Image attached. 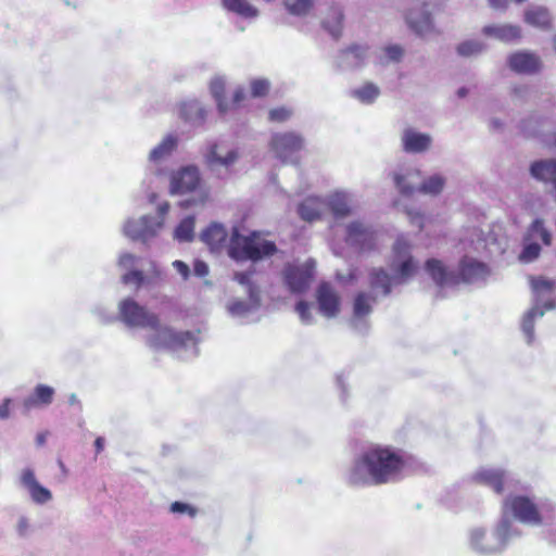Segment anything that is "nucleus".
<instances>
[{"label": "nucleus", "mask_w": 556, "mask_h": 556, "mask_svg": "<svg viewBox=\"0 0 556 556\" xmlns=\"http://www.w3.org/2000/svg\"><path fill=\"white\" fill-rule=\"evenodd\" d=\"M530 173L535 179L554 186L556 182V161H535L530 166Z\"/></svg>", "instance_id": "6ab92c4d"}, {"label": "nucleus", "mask_w": 556, "mask_h": 556, "mask_svg": "<svg viewBox=\"0 0 556 556\" xmlns=\"http://www.w3.org/2000/svg\"><path fill=\"white\" fill-rule=\"evenodd\" d=\"M425 268L439 287L457 286L462 282L471 283L485 278L490 270L485 263L470 256H464L458 264V270L452 271L437 258L427 260Z\"/></svg>", "instance_id": "f03ea898"}, {"label": "nucleus", "mask_w": 556, "mask_h": 556, "mask_svg": "<svg viewBox=\"0 0 556 556\" xmlns=\"http://www.w3.org/2000/svg\"><path fill=\"white\" fill-rule=\"evenodd\" d=\"M472 480L478 484L491 488L497 494H502L504 492L506 473L502 469L483 468L472 476Z\"/></svg>", "instance_id": "4468645a"}, {"label": "nucleus", "mask_w": 556, "mask_h": 556, "mask_svg": "<svg viewBox=\"0 0 556 556\" xmlns=\"http://www.w3.org/2000/svg\"><path fill=\"white\" fill-rule=\"evenodd\" d=\"M211 92L214 97V99L217 102L218 110L222 113H225L228 111V105L224 101V94H225V84L222 79H215L211 83Z\"/></svg>", "instance_id": "f704fd0d"}, {"label": "nucleus", "mask_w": 556, "mask_h": 556, "mask_svg": "<svg viewBox=\"0 0 556 556\" xmlns=\"http://www.w3.org/2000/svg\"><path fill=\"white\" fill-rule=\"evenodd\" d=\"M291 116V111L285 106L271 109L268 113V119L274 123L286 122Z\"/></svg>", "instance_id": "79ce46f5"}, {"label": "nucleus", "mask_w": 556, "mask_h": 556, "mask_svg": "<svg viewBox=\"0 0 556 556\" xmlns=\"http://www.w3.org/2000/svg\"><path fill=\"white\" fill-rule=\"evenodd\" d=\"M404 453L384 445H372L361 453L349 473L352 485L387 484L404 470Z\"/></svg>", "instance_id": "f257e3e1"}, {"label": "nucleus", "mask_w": 556, "mask_h": 556, "mask_svg": "<svg viewBox=\"0 0 556 556\" xmlns=\"http://www.w3.org/2000/svg\"><path fill=\"white\" fill-rule=\"evenodd\" d=\"M554 188H555V190H556V181H555Z\"/></svg>", "instance_id": "338daca9"}, {"label": "nucleus", "mask_w": 556, "mask_h": 556, "mask_svg": "<svg viewBox=\"0 0 556 556\" xmlns=\"http://www.w3.org/2000/svg\"><path fill=\"white\" fill-rule=\"evenodd\" d=\"M277 252L275 242L265 240L257 231L249 236H242L237 229L233 230L228 248V254L236 261L257 262L269 257Z\"/></svg>", "instance_id": "7ed1b4c3"}, {"label": "nucleus", "mask_w": 556, "mask_h": 556, "mask_svg": "<svg viewBox=\"0 0 556 556\" xmlns=\"http://www.w3.org/2000/svg\"><path fill=\"white\" fill-rule=\"evenodd\" d=\"M122 280L125 285L135 283L139 287L142 285L144 276L140 270H129L123 275Z\"/></svg>", "instance_id": "a18cd8bd"}, {"label": "nucleus", "mask_w": 556, "mask_h": 556, "mask_svg": "<svg viewBox=\"0 0 556 556\" xmlns=\"http://www.w3.org/2000/svg\"><path fill=\"white\" fill-rule=\"evenodd\" d=\"M154 332L148 338V345L153 349H176L187 344L193 339L190 331H175L168 326L159 324Z\"/></svg>", "instance_id": "423d86ee"}, {"label": "nucleus", "mask_w": 556, "mask_h": 556, "mask_svg": "<svg viewBox=\"0 0 556 556\" xmlns=\"http://www.w3.org/2000/svg\"><path fill=\"white\" fill-rule=\"evenodd\" d=\"M370 287L381 288L383 291V295H389L391 293V277L383 269H374L370 273Z\"/></svg>", "instance_id": "7c9ffc66"}, {"label": "nucleus", "mask_w": 556, "mask_h": 556, "mask_svg": "<svg viewBox=\"0 0 556 556\" xmlns=\"http://www.w3.org/2000/svg\"><path fill=\"white\" fill-rule=\"evenodd\" d=\"M170 511L178 514H188L191 517L197 515V509L186 503L174 502L170 505Z\"/></svg>", "instance_id": "de8ad7c7"}, {"label": "nucleus", "mask_w": 556, "mask_h": 556, "mask_svg": "<svg viewBox=\"0 0 556 556\" xmlns=\"http://www.w3.org/2000/svg\"><path fill=\"white\" fill-rule=\"evenodd\" d=\"M483 46L480 42L468 40L464 41L457 47V52L462 56H470L481 52Z\"/></svg>", "instance_id": "ea45409f"}, {"label": "nucleus", "mask_w": 556, "mask_h": 556, "mask_svg": "<svg viewBox=\"0 0 556 556\" xmlns=\"http://www.w3.org/2000/svg\"><path fill=\"white\" fill-rule=\"evenodd\" d=\"M511 71L519 74H534L540 71L542 63L540 58L531 52L519 51L508 58Z\"/></svg>", "instance_id": "ddd939ff"}, {"label": "nucleus", "mask_w": 556, "mask_h": 556, "mask_svg": "<svg viewBox=\"0 0 556 556\" xmlns=\"http://www.w3.org/2000/svg\"><path fill=\"white\" fill-rule=\"evenodd\" d=\"M484 536V531L475 530L471 534V540L475 544H478Z\"/></svg>", "instance_id": "bf43d9fd"}, {"label": "nucleus", "mask_w": 556, "mask_h": 556, "mask_svg": "<svg viewBox=\"0 0 556 556\" xmlns=\"http://www.w3.org/2000/svg\"><path fill=\"white\" fill-rule=\"evenodd\" d=\"M376 301V296L367 292H357L353 300V317L356 319L367 317L371 313L372 304Z\"/></svg>", "instance_id": "5701e85b"}, {"label": "nucleus", "mask_w": 556, "mask_h": 556, "mask_svg": "<svg viewBox=\"0 0 556 556\" xmlns=\"http://www.w3.org/2000/svg\"><path fill=\"white\" fill-rule=\"evenodd\" d=\"M200 182V174L197 167L187 166L178 170L172 177L170 188L175 193L193 191Z\"/></svg>", "instance_id": "9b49d317"}, {"label": "nucleus", "mask_w": 556, "mask_h": 556, "mask_svg": "<svg viewBox=\"0 0 556 556\" xmlns=\"http://www.w3.org/2000/svg\"><path fill=\"white\" fill-rule=\"evenodd\" d=\"M417 3L426 4L427 0H415Z\"/></svg>", "instance_id": "e2e57ef3"}, {"label": "nucleus", "mask_w": 556, "mask_h": 556, "mask_svg": "<svg viewBox=\"0 0 556 556\" xmlns=\"http://www.w3.org/2000/svg\"><path fill=\"white\" fill-rule=\"evenodd\" d=\"M384 51L388 58L392 61H400L403 55V49L397 45L389 46L384 49Z\"/></svg>", "instance_id": "8fccbe9b"}, {"label": "nucleus", "mask_w": 556, "mask_h": 556, "mask_svg": "<svg viewBox=\"0 0 556 556\" xmlns=\"http://www.w3.org/2000/svg\"><path fill=\"white\" fill-rule=\"evenodd\" d=\"M251 306H255L251 301L250 304L242 302V301H233L229 305V309L232 314H244L251 309Z\"/></svg>", "instance_id": "09e8293b"}, {"label": "nucleus", "mask_w": 556, "mask_h": 556, "mask_svg": "<svg viewBox=\"0 0 556 556\" xmlns=\"http://www.w3.org/2000/svg\"><path fill=\"white\" fill-rule=\"evenodd\" d=\"M483 34L504 42H514L521 38V29L516 25H491L483 28Z\"/></svg>", "instance_id": "aec40b11"}, {"label": "nucleus", "mask_w": 556, "mask_h": 556, "mask_svg": "<svg viewBox=\"0 0 556 556\" xmlns=\"http://www.w3.org/2000/svg\"><path fill=\"white\" fill-rule=\"evenodd\" d=\"M20 480L22 485L28 490L31 500L36 504H46L52 498V493L38 482L33 469H23Z\"/></svg>", "instance_id": "f8f14e48"}, {"label": "nucleus", "mask_w": 556, "mask_h": 556, "mask_svg": "<svg viewBox=\"0 0 556 556\" xmlns=\"http://www.w3.org/2000/svg\"><path fill=\"white\" fill-rule=\"evenodd\" d=\"M238 157V153L235 150H227L224 152V149L216 143L211 144L208 152L206 154V163L211 169H214L217 166L228 167L232 163L236 162Z\"/></svg>", "instance_id": "f3484780"}, {"label": "nucleus", "mask_w": 556, "mask_h": 556, "mask_svg": "<svg viewBox=\"0 0 556 556\" xmlns=\"http://www.w3.org/2000/svg\"><path fill=\"white\" fill-rule=\"evenodd\" d=\"M254 271H237L233 275V279L244 286L247 288V292H248V295H249V299L250 301L254 304V305H258L260 303V290L257 288V286H255L253 282H252V276H253Z\"/></svg>", "instance_id": "bb28decb"}, {"label": "nucleus", "mask_w": 556, "mask_h": 556, "mask_svg": "<svg viewBox=\"0 0 556 556\" xmlns=\"http://www.w3.org/2000/svg\"><path fill=\"white\" fill-rule=\"evenodd\" d=\"M29 528L27 518L21 517L17 522V531L21 535H25Z\"/></svg>", "instance_id": "4d7b16f0"}, {"label": "nucleus", "mask_w": 556, "mask_h": 556, "mask_svg": "<svg viewBox=\"0 0 556 556\" xmlns=\"http://www.w3.org/2000/svg\"><path fill=\"white\" fill-rule=\"evenodd\" d=\"M303 146V138L295 132L276 134L270 141L271 150L281 160H286L291 154L299 152Z\"/></svg>", "instance_id": "6e6552de"}, {"label": "nucleus", "mask_w": 556, "mask_h": 556, "mask_svg": "<svg viewBox=\"0 0 556 556\" xmlns=\"http://www.w3.org/2000/svg\"><path fill=\"white\" fill-rule=\"evenodd\" d=\"M444 185L445 179L442 176L433 175L421 184L419 190L422 193H429L434 195L439 194L443 190Z\"/></svg>", "instance_id": "72a5a7b5"}, {"label": "nucleus", "mask_w": 556, "mask_h": 556, "mask_svg": "<svg viewBox=\"0 0 556 556\" xmlns=\"http://www.w3.org/2000/svg\"><path fill=\"white\" fill-rule=\"evenodd\" d=\"M508 3V0H506V4Z\"/></svg>", "instance_id": "774afa93"}, {"label": "nucleus", "mask_w": 556, "mask_h": 556, "mask_svg": "<svg viewBox=\"0 0 556 556\" xmlns=\"http://www.w3.org/2000/svg\"><path fill=\"white\" fill-rule=\"evenodd\" d=\"M194 237V218H184L175 229V238L182 242L191 241Z\"/></svg>", "instance_id": "2f4dec72"}, {"label": "nucleus", "mask_w": 556, "mask_h": 556, "mask_svg": "<svg viewBox=\"0 0 556 556\" xmlns=\"http://www.w3.org/2000/svg\"><path fill=\"white\" fill-rule=\"evenodd\" d=\"M410 245L409 243L403 239L399 238L393 245V253L397 258L405 257L396 271L402 278L412 277L416 273V264L412 256H409Z\"/></svg>", "instance_id": "dca6fc26"}, {"label": "nucleus", "mask_w": 556, "mask_h": 556, "mask_svg": "<svg viewBox=\"0 0 556 556\" xmlns=\"http://www.w3.org/2000/svg\"><path fill=\"white\" fill-rule=\"evenodd\" d=\"M544 312L538 307L531 308L522 318L521 329L527 338V342L531 344L534 341V320L536 316H543Z\"/></svg>", "instance_id": "c756f323"}, {"label": "nucleus", "mask_w": 556, "mask_h": 556, "mask_svg": "<svg viewBox=\"0 0 556 556\" xmlns=\"http://www.w3.org/2000/svg\"><path fill=\"white\" fill-rule=\"evenodd\" d=\"M96 454H100L104 448V439L102 437H98L94 440Z\"/></svg>", "instance_id": "13d9d810"}, {"label": "nucleus", "mask_w": 556, "mask_h": 556, "mask_svg": "<svg viewBox=\"0 0 556 556\" xmlns=\"http://www.w3.org/2000/svg\"><path fill=\"white\" fill-rule=\"evenodd\" d=\"M342 10L337 5L330 7L327 16L323 21L324 28L328 30L333 38L338 39L342 33Z\"/></svg>", "instance_id": "393cba45"}, {"label": "nucleus", "mask_w": 556, "mask_h": 556, "mask_svg": "<svg viewBox=\"0 0 556 556\" xmlns=\"http://www.w3.org/2000/svg\"><path fill=\"white\" fill-rule=\"evenodd\" d=\"M393 179H394V184H395L396 188L403 195H410L414 193L415 188L405 182L406 177L404 175L394 174Z\"/></svg>", "instance_id": "37998d69"}, {"label": "nucleus", "mask_w": 556, "mask_h": 556, "mask_svg": "<svg viewBox=\"0 0 556 556\" xmlns=\"http://www.w3.org/2000/svg\"><path fill=\"white\" fill-rule=\"evenodd\" d=\"M319 311L328 318L340 312V298L329 282H321L316 292Z\"/></svg>", "instance_id": "1a4fd4ad"}, {"label": "nucleus", "mask_w": 556, "mask_h": 556, "mask_svg": "<svg viewBox=\"0 0 556 556\" xmlns=\"http://www.w3.org/2000/svg\"><path fill=\"white\" fill-rule=\"evenodd\" d=\"M527 24L542 29L552 27V17L547 9L542 7L531 8L525 14Z\"/></svg>", "instance_id": "b1692460"}, {"label": "nucleus", "mask_w": 556, "mask_h": 556, "mask_svg": "<svg viewBox=\"0 0 556 556\" xmlns=\"http://www.w3.org/2000/svg\"><path fill=\"white\" fill-rule=\"evenodd\" d=\"M323 201L317 197H309L298 206L300 217L305 222L318 220L321 216Z\"/></svg>", "instance_id": "4be33fe9"}, {"label": "nucleus", "mask_w": 556, "mask_h": 556, "mask_svg": "<svg viewBox=\"0 0 556 556\" xmlns=\"http://www.w3.org/2000/svg\"><path fill=\"white\" fill-rule=\"evenodd\" d=\"M285 7L292 15H305L313 8L314 0H285Z\"/></svg>", "instance_id": "473e14b6"}, {"label": "nucleus", "mask_w": 556, "mask_h": 556, "mask_svg": "<svg viewBox=\"0 0 556 556\" xmlns=\"http://www.w3.org/2000/svg\"><path fill=\"white\" fill-rule=\"evenodd\" d=\"M247 98L245 92L243 88L236 89L233 97H232V106H239L242 101H244Z\"/></svg>", "instance_id": "864d4df0"}, {"label": "nucleus", "mask_w": 556, "mask_h": 556, "mask_svg": "<svg viewBox=\"0 0 556 556\" xmlns=\"http://www.w3.org/2000/svg\"><path fill=\"white\" fill-rule=\"evenodd\" d=\"M505 507L511 511L516 519L523 523L540 525L542 522L538 505L528 496H510L506 498Z\"/></svg>", "instance_id": "0eeeda50"}, {"label": "nucleus", "mask_w": 556, "mask_h": 556, "mask_svg": "<svg viewBox=\"0 0 556 556\" xmlns=\"http://www.w3.org/2000/svg\"><path fill=\"white\" fill-rule=\"evenodd\" d=\"M10 399H5L2 404H0V418H8L10 415Z\"/></svg>", "instance_id": "6e6d98bb"}, {"label": "nucleus", "mask_w": 556, "mask_h": 556, "mask_svg": "<svg viewBox=\"0 0 556 556\" xmlns=\"http://www.w3.org/2000/svg\"><path fill=\"white\" fill-rule=\"evenodd\" d=\"M356 50H357V47H356V46H353V47H350V48H349V51H350V52H353V53H354V52H356Z\"/></svg>", "instance_id": "680f3d73"}, {"label": "nucleus", "mask_w": 556, "mask_h": 556, "mask_svg": "<svg viewBox=\"0 0 556 556\" xmlns=\"http://www.w3.org/2000/svg\"><path fill=\"white\" fill-rule=\"evenodd\" d=\"M121 319L131 328L156 329L159 316L149 312L144 306L139 305L132 299H125L119 303Z\"/></svg>", "instance_id": "39448f33"}, {"label": "nucleus", "mask_w": 556, "mask_h": 556, "mask_svg": "<svg viewBox=\"0 0 556 556\" xmlns=\"http://www.w3.org/2000/svg\"><path fill=\"white\" fill-rule=\"evenodd\" d=\"M406 22L410 29L418 35H424L432 28V20L428 12H422L420 17L417 18L410 11L406 14Z\"/></svg>", "instance_id": "c85d7f7f"}, {"label": "nucleus", "mask_w": 556, "mask_h": 556, "mask_svg": "<svg viewBox=\"0 0 556 556\" xmlns=\"http://www.w3.org/2000/svg\"><path fill=\"white\" fill-rule=\"evenodd\" d=\"M529 231L533 236H539L542 240V242L545 245H551L552 243V235L551 232L545 228L544 222L542 219H535L531 224Z\"/></svg>", "instance_id": "58836bf2"}, {"label": "nucleus", "mask_w": 556, "mask_h": 556, "mask_svg": "<svg viewBox=\"0 0 556 556\" xmlns=\"http://www.w3.org/2000/svg\"><path fill=\"white\" fill-rule=\"evenodd\" d=\"M329 207H330L331 213L336 217H345L351 212L348 202L345 201V199H343L341 197L331 198V200L329 201Z\"/></svg>", "instance_id": "4c0bfd02"}, {"label": "nucleus", "mask_w": 556, "mask_h": 556, "mask_svg": "<svg viewBox=\"0 0 556 556\" xmlns=\"http://www.w3.org/2000/svg\"><path fill=\"white\" fill-rule=\"evenodd\" d=\"M223 7L244 18H253L258 15V10L248 0H222Z\"/></svg>", "instance_id": "a878e982"}, {"label": "nucleus", "mask_w": 556, "mask_h": 556, "mask_svg": "<svg viewBox=\"0 0 556 556\" xmlns=\"http://www.w3.org/2000/svg\"><path fill=\"white\" fill-rule=\"evenodd\" d=\"M295 311L299 314L301 320L305 324L311 323L312 314L309 309V304L305 301H300L296 303Z\"/></svg>", "instance_id": "49530a36"}, {"label": "nucleus", "mask_w": 556, "mask_h": 556, "mask_svg": "<svg viewBox=\"0 0 556 556\" xmlns=\"http://www.w3.org/2000/svg\"><path fill=\"white\" fill-rule=\"evenodd\" d=\"M177 147V138L174 135H167L151 152L150 160L157 162L168 155Z\"/></svg>", "instance_id": "cd10ccee"}, {"label": "nucleus", "mask_w": 556, "mask_h": 556, "mask_svg": "<svg viewBox=\"0 0 556 556\" xmlns=\"http://www.w3.org/2000/svg\"><path fill=\"white\" fill-rule=\"evenodd\" d=\"M193 271L199 277H205L208 274V266L203 261H195L193 264Z\"/></svg>", "instance_id": "603ef678"}, {"label": "nucleus", "mask_w": 556, "mask_h": 556, "mask_svg": "<svg viewBox=\"0 0 556 556\" xmlns=\"http://www.w3.org/2000/svg\"><path fill=\"white\" fill-rule=\"evenodd\" d=\"M174 268L177 270L178 274L181 275L184 279H188L190 275L189 266L182 262V261H175L173 263Z\"/></svg>", "instance_id": "3c124183"}, {"label": "nucleus", "mask_w": 556, "mask_h": 556, "mask_svg": "<svg viewBox=\"0 0 556 556\" xmlns=\"http://www.w3.org/2000/svg\"><path fill=\"white\" fill-rule=\"evenodd\" d=\"M315 262L308 260L302 264L288 263L282 269V280L291 293L306 292L314 280Z\"/></svg>", "instance_id": "20e7f679"}, {"label": "nucleus", "mask_w": 556, "mask_h": 556, "mask_svg": "<svg viewBox=\"0 0 556 556\" xmlns=\"http://www.w3.org/2000/svg\"><path fill=\"white\" fill-rule=\"evenodd\" d=\"M38 441H39V443H43V441H45L43 437L39 435Z\"/></svg>", "instance_id": "0e129e2a"}, {"label": "nucleus", "mask_w": 556, "mask_h": 556, "mask_svg": "<svg viewBox=\"0 0 556 556\" xmlns=\"http://www.w3.org/2000/svg\"><path fill=\"white\" fill-rule=\"evenodd\" d=\"M59 465H60V467L64 470V464H63V462H62V460H59Z\"/></svg>", "instance_id": "69168bd1"}, {"label": "nucleus", "mask_w": 556, "mask_h": 556, "mask_svg": "<svg viewBox=\"0 0 556 556\" xmlns=\"http://www.w3.org/2000/svg\"><path fill=\"white\" fill-rule=\"evenodd\" d=\"M201 239L212 251H217L224 245L227 231L224 226L213 223L202 231Z\"/></svg>", "instance_id": "412c9836"}, {"label": "nucleus", "mask_w": 556, "mask_h": 556, "mask_svg": "<svg viewBox=\"0 0 556 556\" xmlns=\"http://www.w3.org/2000/svg\"><path fill=\"white\" fill-rule=\"evenodd\" d=\"M346 242L361 250H372L376 245L375 232L359 222H353L346 229Z\"/></svg>", "instance_id": "9d476101"}, {"label": "nucleus", "mask_w": 556, "mask_h": 556, "mask_svg": "<svg viewBox=\"0 0 556 556\" xmlns=\"http://www.w3.org/2000/svg\"><path fill=\"white\" fill-rule=\"evenodd\" d=\"M531 286L535 292L552 291L554 289V281L543 277L533 278Z\"/></svg>", "instance_id": "c03bdc74"}, {"label": "nucleus", "mask_w": 556, "mask_h": 556, "mask_svg": "<svg viewBox=\"0 0 556 556\" xmlns=\"http://www.w3.org/2000/svg\"><path fill=\"white\" fill-rule=\"evenodd\" d=\"M431 142L432 139L429 135L412 128L405 129L402 135L403 149L408 153H422L430 148Z\"/></svg>", "instance_id": "2eb2a0df"}, {"label": "nucleus", "mask_w": 556, "mask_h": 556, "mask_svg": "<svg viewBox=\"0 0 556 556\" xmlns=\"http://www.w3.org/2000/svg\"><path fill=\"white\" fill-rule=\"evenodd\" d=\"M250 89L253 98H263L269 93L270 83L266 78H255L250 81Z\"/></svg>", "instance_id": "e433bc0d"}, {"label": "nucleus", "mask_w": 556, "mask_h": 556, "mask_svg": "<svg viewBox=\"0 0 556 556\" xmlns=\"http://www.w3.org/2000/svg\"><path fill=\"white\" fill-rule=\"evenodd\" d=\"M136 261V256L130 253H125L119 257V265L123 267L131 266Z\"/></svg>", "instance_id": "5fc2aeb1"}, {"label": "nucleus", "mask_w": 556, "mask_h": 556, "mask_svg": "<svg viewBox=\"0 0 556 556\" xmlns=\"http://www.w3.org/2000/svg\"><path fill=\"white\" fill-rule=\"evenodd\" d=\"M540 252H541V247L538 243H534V242L528 243L525 245V248L520 254V260L526 263L532 262L539 257Z\"/></svg>", "instance_id": "a19ab883"}, {"label": "nucleus", "mask_w": 556, "mask_h": 556, "mask_svg": "<svg viewBox=\"0 0 556 556\" xmlns=\"http://www.w3.org/2000/svg\"><path fill=\"white\" fill-rule=\"evenodd\" d=\"M54 396V389L46 386L38 384L34 392L24 399L23 406L26 410H30L36 407L47 406L52 403Z\"/></svg>", "instance_id": "a211bd4d"}, {"label": "nucleus", "mask_w": 556, "mask_h": 556, "mask_svg": "<svg viewBox=\"0 0 556 556\" xmlns=\"http://www.w3.org/2000/svg\"><path fill=\"white\" fill-rule=\"evenodd\" d=\"M353 93L362 102L370 103L379 96V89L374 84H366Z\"/></svg>", "instance_id": "c9c22d12"}, {"label": "nucleus", "mask_w": 556, "mask_h": 556, "mask_svg": "<svg viewBox=\"0 0 556 556\" xmlns=\"http://www.w3.org/2000/svg\"><path fill=\"white\" fill-rule=\"evenodd\" d=\"M457 94L460 98L465 97L467 94V89L466 88H459L458 91H457Z\"/></svg>", "instance_id": "052dcab7"}]
</instances>
